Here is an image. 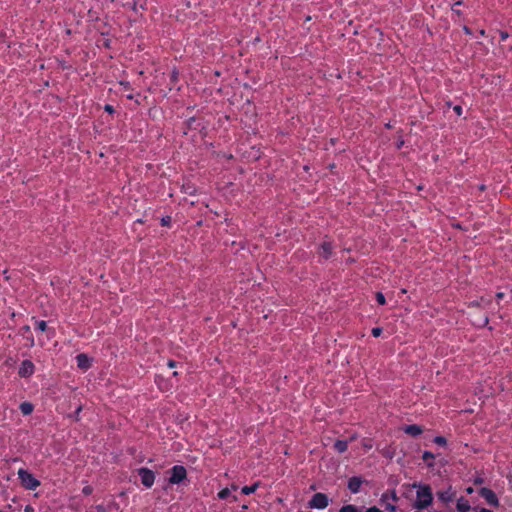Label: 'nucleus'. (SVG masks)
I'll return each instance as SVG.
<instances>
[{
  "mask_svg": "<svg viewBox=\"0 0 512 512\" xmlns=\"http://www.w3.org/2000/svg\"><path fill=\"white\" fill-rule=\"evenodd\" d=\"M412 486L417 488L416 500L413 507L415 509L422 510L430 506L433 501V494L430 486L417 483H414Z\"/></svg>",
  "mask_w": 512,
  "mask_h": 512,
  "instance_id": "1",
  "label": "nucleus"
},
{
  "mask_svg": "<svg viewBox=\"0 0 512 512\" xmlns=\"http://www.w3.org/2000/svg\"><path fill=\"white\" fill-rule=\"evenodd\" d=\"M18 477L21 481V484L23 487L29 490L36 489L40 482L27 470L25 469H19L18 470Z\"/></svg>",
  "mask_w": 512,
  "mask_h": 512,
  "instance_id": "2",
  "label": "nucleus"
},
{
  "mask_svg": "<svg viewBox=\"0 0 512 512\" xmlns=\"http://www.w3.org/2000/svg\"><path fill=\"white\" fill-rule=\"evenodd\" d=\"M329 504V499L324 493H316L313 495L308 505L310 508L325 509Z\"/></svg>",
  "mask_w": 512,
  "mask_h": 512,
  "instance_id": "3",
  "label": "nucleus"
},
{
  "mask_svg": "<svg viewBox=\"0 0 512 512\" xmlns=\"http://www.w3.org/2000/svg\"><path fill=\"white\" fill-rule=\"evenodd\" d=\"M138 474L141 478L142 484L145 487L150 488L153 485L154 480H155V475L152 470H150L148 468H140V469H138Z\"/></svg>",
  "mask_w": 512,
  "mask_h": 512,
  "instance_id": "4",
  "label": "nucleus"
},
{
  "mask_svg": "<svg viewBox=\"0 0 512 512\" xmlns=\"http://www.w3.org/2000/svg\"><path fill=\"white\" fill-rule=\"evenodd\" d=\"M186 477V469L183 466H174L171 470L169 482L171 484H178Z\"/></svg>",
  "mask_w": 512,
  "mask_h": 512,
  "instance_id": "5",
  "label": "nucleus"
},
{
  "mask_svg": "<svg viewBox=\"0 0 512 512\" xmlns=\"http://www.w3.org/2000/svg\"><path fill=\"white\" fill-rule=\"evenodd\" d=\"M479 494L486 500L490 506H499V500L496 494L489 488H481Z\"/></svg>",
  "mask_w": 512,
  "mask_h": 512,
  "instance_id": "6",
  "label": "nucleus"
},
{
  "mask_svg": "<svg viewBox=\"0 0 512 512\" xmlns=\"http://www.w3.org/2000/svg\"><path fill=\"white\" fill-rule=\"evenodd\" d=\"M21 377H29L34 373V364L30 360H24L19 368Z\"/></svg>",
  "mask_w": 512,
  "mask_h": 512,
  "instance_id": "7",
  "label": "nucleus"
},
{
  "mask_svg": "<svg viewBox=\"0 0 512 512\" xmlns=\"http://www.w3.org/2000/svg\"><path fill=\"white\" fill-rule=\"evenodd\" d=\"M319 256L323 259H328L332 255V244L328 241H324L319 248Z\"/></svg>",
  "mask_w": 512,
  "mask_h": 512,
  "instance_id": "8",
  "label": "nucleus"
},
{
  "mask_svg": "<svg viewBox=\"0 0 512 512\" xmlns=\"http://www.w3.org/2000/svg\"><path fill=\"white\" fill-rule=\"evenodd\" d=\"M77 365L82 370H87L91 366V359L86 354H79L76 357Z\"/></svg>",
  "mask_w": 512,
  "mask_h": 512,
  "instance_id": "9",
  "label": "nucleus"
},
{
  "mask_svg": "<svg viewBox=\"0 0 512 512\" xmlns=\"http://www.w3.org/2000/svg\"><path fill=\"white\" fill-rule=\"evenodd\" d=\"M362 479L360 477H352L349 479L348 488L352 493H357L360 490Z\"/></svg>",
  "mask_w": 512,
  "mask_h": 512,
  "instance_id": "10",
  "label": "nucleus"
},
{
  "mask_svg": "<svg viewBox=\"0 0 512 512\" xmlns=\"http://www.w3.org/2000/svg\"><path fill=\"white\" fill-rule=\"evenodd\" d=\"M403 430L405 433H407L408 435H411L413 437H416L423 432V428L416 424L407 425L404 427Z\"/></svg>",
  "mask_w": 512,
  "mask_h": 512,
  "instance_id": "11",
  "label": "nucleus"
},
{
  "mask_svg": "<svg viewBox=\"0 0 512 512\" xmlns=\"http://www.w3.org/2000/svg\"><path fill=\"white\" fill-rule=\"evenodd\" d=\"M20 334L26 338L28 340V346L29 347H33L35 342H34V338L31 336L30 334V326L26 325V326H23L21 329H20Z\"/></svg>",
  "mask_w": 512,
  "mask_h": 512,
  "instance_id": "12",
  "label": "nucleus"
},
{
  "mask_svg": "<svg viewBox=\"0 0 512 512\" xmlns=\"http://www.w3.org/2000/svg\"><path fill=\"white\" fill-rule=\"evenodd\" d=\"M457 510L459 512H467L470 510V504L469 501L463 497L458 499L457 501Z\"/></svg>",
  "mask_w": 512,
  "mask_h": 512,
  "instance_id": "13",
  "label": "nucleus"
},
{
  "mask_svg": "<svg viewBox=\"0 0 512 512\" xmlns=\"http://www.w3.org/2000/svg\"><path fill=\"white\" fill-rule=\"evenodd\" d=\"M33 404L30 402H23L20 404V410L23 415H30L33 412Z\"/></svg>",
  "mask_w": 512,
  "mask_h": 512,
  "instance_id": "14",
  "label": "nucleus"
},
{
  "mask_svg": "<svg viewBox=\"0 0 512 512\" xmlns=\"http://www.w3.org/2000/svg\"><path fill=\"white\" fill-rule=\"evenodd\" d=\"M347 447H348V443L347 441H342V440H337L334 444V448L339 452V453H344L346 450H347Z\"/></svg>",
  "mask_w": 512,
  "mask_h": 512,
  "instance_id": "15",
  "label": "nucleus"
},
{
  "mask_svg": "<svg viewBox=\"0 0 512 512\" xmlns=\"http://www.w3.org/2000/svg\"><path fill=\"white\" fill-rule=\"evenodd\" d=\"M422 458H423L424 461L427 462L428 467H433L434 466L433 460H434L435 456H434L433 453H431L429 451H425L423 453Z\"/></svg>",
  "mask_w": 512,
  "mask_h": 512,
  "instance_id": "16",
  "label": "nucleus"
},
{
  "mask_svg": "<svg viewBox=\"0 0 512 512\" xmlns=\"http://www.w3.org/2000/svg\"><path fill=\"white\" fill-rule=\"evenodd\" d=\"M437 496L444 503L450 502L452 500V495L449 491H439Z\"/></svg>",
  "mask_w": 512,
  "mask_h": 512,
  "instance_id": "17",
  "label": "nucleus"
},
{
  "mask_svg": "<svg viewBox=\"0 0 512 512\" xmlns=\"http://www.w3.org/2000/svg\"><path fill=\"white\" fill-rule=\"evenodd\" d=\"M388 499H392L394 502H397L398 501V496L396 494V492L393 490L391 491V493H384L382 496H381V501L382 502H387Z\"/></svg>",
  "mask_w": 512,
  "mask_h": 512,
  "instance_id": "18",
  "label": "nucleus"
},
{
  "mask_svg": "<svg viewBox=\"0 0 512 512\" xmlns=\"http://www.w3.org/2000/svg\"><path fill=\"white\" fill-rule=\"evenodd\" d=\"M259 486V483H255L251 486H244L242 488V493L245 494V495H249L251 493H254L256 491V489L258 488Z\"/></svg>",
  "mask_w": 512,
  "mask_h": 512,
  "instance_id": "19",
  "label": "nucleus"
},
{
  "mask_svg": "<svg viewBox=\"0 0 512 512\" xmlns=\"http://www.w3.org/2000/svg\"><path fill=\"white\" fill-rule=\"evenodd\" d=\"M36 328L42 332L46 331L48 329L47 327V323L43 320L41 321H36Z\"/></svg>",
  "mask_w": 512,
  "mask_h": 512,
  "instance_id": "20",
  "label": "nucleus"
},
{
  "mask_svg": "<svg viewBox=\"0 0 512 512\" xmlns=\"http://www.w3.org/2000/svg\"><path fill=\"white\" fill-rule=\"evenodd\" d=\"M339 512H357V508L354 505H345Z\"/></svg>",
  "mask_w": 512,
  "mask_h": 512,
  "instance_id": "21",
  "label": "nucleus"
},
{
  "mask_svg": "<svg viewBox=\"0 0 512 512\" xmlns=\"http://www.w3.org/2000/svg\"><path fill=\"white\" fill-rule=\"evenodd\" d=\"M230 495V489L225 488L218 493L220 499H226Z\"/></svg>",
  "mask_w": 512,
  "mask_h": 512,
  "instance_id": "22",
  "label": "nucleus"
},
{
  "mask_svg": "<svg viewBox=\"0 0 512 512\" xmlns=\"http://www.w3.org/2000/svg\"><path fill=\"white\" fill-rule=\"evenodd\" d=\"M376 300L380 305H384L386 303L385 297L381 292L376 293Z\"/></svg>",
  "mask_w": 512,
  "mask_h": 512,
  "instance_id": "23",
  "label": "nucleus"
},
{
  "mask_svg": "<svg viewBox=\"0 0 512 512\" xmlns=\"http://www.w3.org/2000/svg\"><path fill=\"white\" fill-rule=\"evenodd\" d=\"M434 442H435L436 444H438V445H441V446H444V445H446V443H447V442H446V439H445L444 437H442V436H437V437H435V438H434Z\"/></svg>",
  "mask_w": 512,
  "mask_h": 512,
  "instance_id": "24",
  "label": "nucleus"
},
{
  "mask_svg": "<svg viewBox=\"0 0 512 512\" xmlns=\"http://www.w3.org/2000/svg\"><path fill=\"white\" fill-rule=\"evenodd\" d=\"M481 306L485 307L491 304V299L481 297L480 298Z\"/></svg>",
  "mask_w": 512,
  "mask_h": 512,
  "instance_id": "25",
  "label": "nucleus"
},
{
  "mask_svg": "<svg viewBox=\"0 0 512 512\" xmlns=\"http://www.w3.org/2000/svg\"><path fill=\"white\" fill-rule=\"evenodd\" d=\"M477 325L484 327L488 324V317L485 316L484 318L480 319L478 322H476Z\"/></svg>",
  "mask_w": 512,
  "mask_h": 512,
  "instance_id": "26",
  "label": "nucleus"
},
{
  "mask_svg": "<svg viewBox=\"0 0 512 512\" xmlns=\"http://www.w3.org/2000/svg\"><path fill=\"white\" fill-rule=\"evenodd\" d=\"M381 333H382V329H381V328H379V327H375V328H373V329H372V335H373L374 337H378V336H380V335H381Z\"/></svg>",
  "mask_w": 512,
  "mask_h": 512,
  "instance_id": "27",
  "label": "nucleus"
},
{
  "mask_svg": "<svg viewBox=\"0 0 512 512\" xmlns=\"http://www.w3.org/2000/svg\"><path fill=\"white\" fill-rule=\"evenodd\" d=\"M403 145H404V140L402 139V135L399 133V140L396 144V147H397V149H401Z\"/></svg>",
  "mask_w": 512,
  "mask_h": 512,
  "instance_id": "28",
  "label": "nucleus"
},
{
  "mask_svg": "<svg viewBox=\"0 0 512 512\" xmlns=\"http://www.w3.org/2000/svg\"><path fill=\"white\" fill-rule=\"evenodd\" d=\"M386 509L389 511V512H396V506L395 505H392L390 503H386Z\"/></svg>",
  "mask_w": 512,
  "mask_h": 512,
  "instance_id": "29",
  "label": "nucleus"
},
{
  "mask_svg": "<svg viewBox=\"0 0 512 512\" xmlns=\"http://www.w3.org/2000/svg\"><path fill=\"white\" fill-rule=\"evenodd\" d=\"M453 110H454V111H455V113H456L457 115H459V116L462 114V107H461L460 105H456V106H454V107H453Z\"/></svg>",
  "mask_w": 512,
  "mask_h": 512,
  "instance_id": "30",
  "label": "nucleus"
},
{
  "mask_svg": "<svg viewBox=\"0 0 512 512\" xmlns=\"http://www.w3.org/2000/svg\"><path fill=\"white\" fill-rule=\"evenodd\" d=\"M81 410H82V406H79V407L76 409V411H75V413H74V416H73V417L75 418V420H79V414H80Z\"/></svg>",
  "mask_w": 512,
  "mask_h": 512,
  "instance_id": "31",
  "label": "nucleus"
},
{
  "mask_svg": "<svg viewBox=\"0 0 512 512\" xmlns=\"http://www.w3.org/2000/svg\"><path fill=\"white\" fill-rule=\"evenodd\" d=\"M104 109L106 112H108L110 114L114 112V108L109 104L105 105Z\"/></svg>",
  "mask_w": 512,
  "mask_h": 512,
  "instance_id": "32",
  "label": "nucleus"
},
{
  "mask_svg": "<svg viewBox=\"0 0 512 512\" xmlns=\"http://www.w3.org/2000/svg\"><path fill=\"white\" fill-rule=\"evenodd\" d=\"M366 512H383L382 510H380L379 508L377 507H370L366 510Z\"/></svg>",
  "mask_w": 512,
  "mask_h": 512,
  "instance_id": "33",
  "label": "nucleus"
},
{
  "mask_svg": "<svg viewBox=\"0 0 512 512\" xmlns=\"http://www.w3.org/2000/svg\"><path fill=\"white\" fill-rule=\"evenodd\" d=\"M170 221H171V217H169V216L162 218L163 225H168L170 223Z\"/></svg>",
  "mask_w": 512,
  "mask_h": 512,
  "instance_id": "34",
  "label": "nucleus"
},
{
  "mask_svg": "<svg viewBox=\"0 0 512 512\" xmlns=\"http://www.w3.org/2000/svg\"><path fill=\"white\" fill-rule=\"evenodd\" d=\"M500 36L502 40H506L509 37V34L506 31H501Z\"/></svg>",
  "mask_w": 512,
  "mask_h": 512,
  "instance_id": "35",
  "label": "nucleus"
},
{
  "mask_svg": "<svg viewBox=\"0 0 512 512\" xmlns=\"http://www.w3.org/2000/svg\"><path fill=\"white\" fill-rule=\"evenodd\" d=\"M92 492V488L90 486H86L83 488V493L88 495Z\"/></svg>",
  "mask_w": 512,
  "mask_h": 512,
  "instance_id": "36",
  "label": "nucleus"
},
{
  "mask_svg": "<svg viewBox=\"0 0 512 512\" xmlns=\"http://www.w3.org/2000/svg\"><path fill=\"white\" fill-rule=\"evenodd\" d=\"M470 305L471 306H475V307H480L481 306V302H480V300L479 301H474V302H471Z\"/></svg>",
  "mask_w": 512,
  "mask_h": 512,
  "instance_id": "37",
  "label": "nucleus"
},
{
  "mask_svg": "<svg viewBox=\"0 0 512 512\" xmlns=\"http://www.w3.org/2000/svg\"><path fill=\"white\" fill-rule=\"evenodd\" d=\"M483 482H484V481H483V479H482V478H480V477H478V478H476V479L474 480V483H475V484H482Z\"/></svg>",
  "mask_w": 512,
  "mask_h": 512,
  "instance_id": "38",
  "label": "nucleus"
},
{
  "mask_svg": "<svg viewBox=\"0 0 512 512\" xmlns=\"http://www.w3.org/2000/svg\"><path fill=\"white\" fill-rule=\"evenodd\" d=\"M503 297H504V293H502V292H498V293L496 294V298H497V300H500V299H502Z\"/></svg>",
  "mask_w": 512,
  "mask_h": 512,
  "instance_id": "39",
  "label": "nucleus"
},
{
  "mask_svg": "<svg viewBox=\"0 0 512 512\" xmlns=\"http://www.w3.org/2000/svg\"><path fill=\"white\" fill-rule=\"evenodd\" d=\"M132 9L137 12V2L133 1Z\"/></svg>",
  "mask_w": 512,
  "mask_h": 512,
  "instance_id": "40",
  "label": "nucleus"
},
{
  "mask_svg": "<svg viewBox=\"0 0 512 512\" xmlns=\"http://www.w3.org/2000/svg\"><path fill=\"white\" fill-rule=\"evenodd\" d=\"M466 492H467L468 494H472V493L474 492V489H473L472 487H468V488L466 489Z\"/></svg>",
  "mask_w": 512,
  "mask_h": 512,
  "instance_id": "41",
  "label": "nucleus"
},
{
  "mask_svg": "<svg viewBox=\"0 0 512 512\" xmlns=\"http://www.w3.org/2000/svg\"><path fill=\"white\" fill-rule=\"evenodd\" d=\"M25 512H33L32 507H30V506H26V508H25Z\"/></svg>",
  "mask_w": 512,
  "mask_h": 512,
  "instance_id": "42",
  "label": "nucleus"
},
{
  "mask_svg": "<svg viewBox=\"0 0 512 512\" xmlns=\"http://www.w3.org/2000/svg\"><path fill=\"white\" fill-rule=\"evenodd\" d=\"M478 512H492V511L489 509H486V508H481Z\"/></svg>",
  "mask_w": 512,
  "mask_h": 512,
  "instance_id": "43",
  "label": "nucleus"
},
{
  "mask_svg": "<svg viewBox=\"0 0 512 512\" xmlns=\"http://www.w3.org/2000/svg\"><path fill=\"white\" fill-rule=\"evenodd\" d=\"M168 365H169V367H171V368H172V367H174V366H175V362L171 360V361H169Z\"/></svg>",
  "mask_w": 512,
  "mask_h": 512,
  "instance_id": "44",
  "label": "nucleus"
},
{
  "mask_svg": "<svg viewBox=\"0 0 512 512\" xmlns=\"http://www.w3.org/2000/svg\"><path fill=\"white\" fill-rule=\"evenodd\" d=\"M464 31H465V33H467V34H470V33H471V31H470V29H469L468 27H464Z\"/></svg>",
  "mask_w": 512,
  "mask_h": 512,
  "instance_id": "45",
  "label": "nucleus"
},
{
  "mask_svg": "<svg viewBox=\"0 0 512 512\" xmlns=\"http://www.w3.org/2000/svg\"><path fill=\"white\" fill-rule=\"evenodd\" d=\"M3 274H4V276H5V279H6V280H8V279H9V276H8V273H7V271H6V270L3 272Z\"/></svg>",
  "mask_w": 512,
  "mask_h": 512,
  "instance_id": "46",
  "label": "nucleus"
},
{
  "mask_svg": "<svg viewBox=\"0 0 512 512\" xmlns=\"http://www.w3.org/2000/svg\"><path fill=\"white\" fill-rule=\"evenodd\" d=\"M364 447H365L366 449H371V447H372V446H371L370 444L364 443Z\"/></svg>",
  "mask_w": 512,
  "mask_h": 512,
  "instance_id": "47",
  "label": "nucleus"
},
{
  "mask_svg": "<svg viewBox=\"0 0 512 512\" xmlns=\"http://www.w3.org/2000/svg\"><path fill=\"white\" fill-rule=\"evenodd\" d=\"M453 10H454L457 14H460L459 8H456V9H454V8H453Z\"/></svg>",
  "mask_w": 512,
  "mask_h": 512,
  "instance_id": "48",
  "label": "nucleus"
},
{
  "mask_svg": "<svg viewBox=\"0 0 512 512\" xmlns=\"http://www.w3.org/2000/svg\"><path fill=\"white\" fill-rule=\"evenodd\" d=\"M453 10H454L457 14H460L459 8H456V9H454V8H453Z\"/></svg>",
  "mask_w": 512,
  "mask_h": 512,
  "instance_id": "49",
  "label": "nucleus"
},
{
  "mask_svg": "<svg viewBox=\"0 0 512 512\" xmlns=\"http://www.w3.org/2000/svg\"><path fill=\"white\" fill-rule=\"evenodd\" d=\"M193 122H195V119H194V118H191V119H190V125H191Z\"/></svg>",
  "mask_w": 512,
  "mask_h": 512,
  "instance_id": "50",
  "label": "nucleus"
},
{
  "mask_svg": "<svg viewBox=\"0 0 512 512\" xmlns=\"http://www.w3.org/2000/svg\"><path fill=\"white\" fill-rule=\"evenodd\" d=\"M480 34H481V35H485V30H481V31H480Z\"/></svg>",
  "mask_w": 512,
  "mask_h": 512,
  "instance_id": "51",
  "label": "nucleus"
},
{
  "mask_svg": "<svg viewBox=\"0 0 512 512\" xmlns=\"http://www.w3.org/2000/svg\"><path fill=\"white\" fill-rule=\"evenodd\" d=\"M386 127H387V128H391L392 126H391V124H390V123H387V124H386Z\"/></svg>",
  "mask_w": 512,
  "mask_h": 512,
  "instance_id": "52",
  "label": "nucleus"
},
{
  "mask_svg": "<svg viewBox=\"0 0 512 512\" xmlns=\"http://www.w3.org/2000/svg\"><path fill=\"white\" fill-rule=\"evenodd\" d=\"M485 189V186L484 185H481L480 186V190H484Z\"/></svg>",
  "mask_w": 512,
  "mask_h": 512,
  "instance_id": "53",
  "label": "nucleus"
},
{
  "mask_svg": "<svg viewBox=\"0 0 512 512\" xmlns=\"http://www.w3.org/2000/svg\"><path fill=\"white\" fill-rule=\"evenodd\" d=\"M232 489H233V490H236V489H237V486H236V485H232Z\"/></svg>",
  "mask_w": 512,
  "mask_h": 512,
  "instance_id": "54",
  "label": "nucleus"
},
{
  "mask_svg": "<svg viewBox=\"0 0 512 512\" xmlns=\"http://www.w3.org/2000/svg\"><path fill=\"white\" fill-rule=\"evenodd\" d=\"M0 512H3V511L0 510Z\"/></svg>",
  "mask_w": 512,
  "mask_h": 512,
  "instance_id": "55",
  "label": "nucleus"
},
{
  "mask_svg": "<svg viewBox=\"0 0 512 512\" xmlns=\"http://www.w3.org/2000/svg\"><path fill=\"white\" fill-rule=\"evenodd\" d=\"M511 49H512V46H511Z\"/></svg>",
  "mask_w": 512,
  "mask_h": 512,
  "instance_id": "56",
  "label": "nucleus"
}]
</instances>
